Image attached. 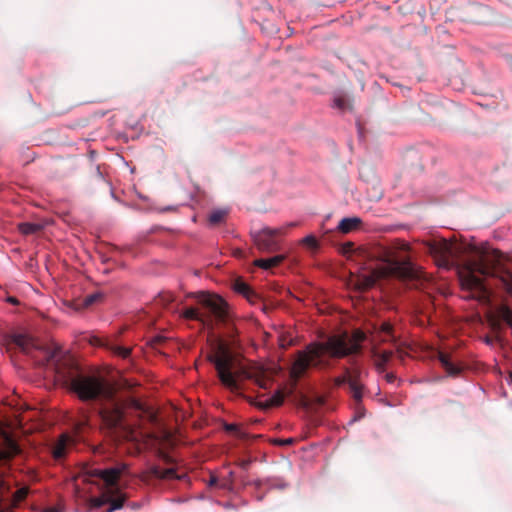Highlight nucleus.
<instances>
[{"label":"nucleus","mask_w":512,"mask_h":512,"mask_svg":"<svg viewBox=\"0 0 512 512\" xmlns=\"http://www.w3.org/2000/svg\"><path fill=\"white\" fill-rule=\"evenodd\" d=\"M10 342L31 357L38 366L48 367L83 401H97L98 413L109 429L121 427L123 406L114 388L97 372L80 371L72 358L59 346L44 345L26 332L10 335Z\"/></svg>","instance_id":"nucleus-1"},{"label":"nucleus","mask_w":512,"mask_h":512,"mask_svg":"<svg viewBox=\"0 0 512 512\" xmlns=\"http://www.w3.org/2000/svg\"><path fill=\"white\" fill-rule=\"evenodd\" d=\"M366 336L361 331L328 336L324 341L312 342L297 352L292 373L301 377L309 367L328 368L332 360L358 355Z\"/></svg>","instance_id":"nucleus-2"},{"label":"nucleus","mask_w":512,"mask_h":512,"mask_svg":"<svg viewBox=\"0 0 512 512\" xmlns=\"http://www.w3.org/2000/svg\"><path fill=\"white\" fill-rule=\"evenodd\" d=\"M458 278L462 289L469 292L484 294L489 286L495 285L512 295V271L500 259L495 263H489L484 257L467 261L459 267Z\"/></svg>","instance_id":"nucleus-3"},{"label":"nucleus","mask_w":512,"mask_h":512,"mask_svg":"<svg viewBox=\"0 0 512 512\" xmlns=\"http://www.w3.org/2000/svg\"><path fill=\"white\" fill-rule=\"evenodd\" d=\"M409 245L404 241H395L383 252V262L388 274L401 280H412L418 271L410 258L405 255Z\"/></svg>","instance_id":"nucleus-4"},{"label":"nucleus","mask_w":512,"mask_h":512,"mask_svg":"<svg viewBox=\"0 0 512 512\" xmlns=\"http://www.w3.org/2000/svg\"><path fill=\"white\" fill-rule=\"evenodd\" d=\"M208 359L214 365L221 384L231 391H237L239 385L237 374L233 371L234 359L228 349L219 345Z\"/></svg>","instance_id":"nucleus-5"},{"label":"nucleus","mask_w":512,"mask_h":512,"mask_svg":"<svg viewBox=\"0 0 512 512\" xmlns=\"http://www.w3.org/2000/svg\"><path fill=\"white\" fill-rule=\"evenodd\" d=\"M430 251L435 256L441 258L445 265H449L450 261H453L461 251V248L456 243L441 239L430 245Z\"/></svg>","instance_id":"nucleus-6"},{"label":"nucleus","mask_w":512,"mask_h":512,"mask_svg":"<svg viewBox=\"0 0 512 512\" xmlns=\"http://www.w3.org/2000/svg\"><path fill=\"white\" fill-rule=\"evenodd\" d=\"M281 233L280 228L264 227L254 234V241L259 249L263 251H274L278 248L275 237Z\"/></svg>","instance_id":"nucleus-7"},{"label":"nucleus","mask_w":512,"mask_h":512,"mask_svg":"<svg viewBox=\"0 0 512 512\" xmlns=\"http://www.w3.org/2000/svg\"><path fill=\"white\" fill-rule=\"evenodd\" d=\"M200 303L216 320H224L227 315V304L223 298L216 295H202Z\"/></svg>","instance_id":"nucleus-8"},{"label":"nucleus","mask_w":512,"mask_h":512,"mask_svg":"<svg viewBox=\"0 0 512 512\" xmlns=\"http://www.w3.org/2000/svg\"><path fill=\"white\" fill-rule=\"evenodd\" d=\"M126 469L127 466L125 464H120L105 469H96L94 475L102 479L108 487H115Z\"/></svg>","instance_id":"nucleus-9"},{"label":"nucleus","mask_w":512,"mask_h":512,"mask_svg":"<svg viewBox=\"0 0 512 512\" xmlns=\"http://www.w3.org/2000/svg\"><path fill=\"white\" fill-rule=\"evenodd\" d=\"M361 224L362 220L359 217H346L339 222L337 229L343 234H348L358 229Z\"/></svg>","instance_id":"nucleus-10"},{"label":"nucleus","mask_w":512,"mask_h":512,"mask_svg":"<svg viewBox=\"0 0 512 512\" xmlns=\"http://www.w3.org/2000/svg\"><path fill=\"white\" fill-rule=\"evenodd\" d=\"M284 259L285 256L280 254L269 258L257 259L255 260L254 264L262 269L268 270L271 269L272 267L278 266Z\"/></svg>","instance_id":"nucleus-11"},{"label":"nucleus","mask_w":512,"mask_h":512,"mask_svg":"<svg viewBox=\"0 0 512 512\" xmlns=\"http://www.w3.org/2000/svg\"><path fill=\"white\" fill-rule=\"evenodd\" d=\"M70 442V439L67 435H62L57 443L52 448L53 457L56 460L62 459L66 455L67 446Z\"/></svg>","instance_id":"nucleus-12"},{"label":"nucleus","mask_w":512,"mask_h":512,"mask_svg":"<svg viewBox=\"0 0 512 512\" xmlns=\"http://www.w3.org/2000/svg\"><path fill=\"white\" fill-rule=\"evenodd\" d=\"M439 362L444 367L448 375L450 376H457L461 372V368L455 364H453L448 355L444 353H439L438 356Z\"/></svg>","instance_id":"nucleus-13"},{"label":"nucleus","mask_w":512,"mask_h":512,"mask_svg":"<svg viewBox=\"0 0 512 512\" xmlns=\"http://www.w3.org/2000/svg\"><path fill=\"white\" fill-rule=\"evenodd\" d=\"M349 389L352 394L355 404H362L363 398V386L360 385L357 380H349Z\"/></svg>","instance_id":"nucleus-14"},{"label":"nucleus","mask_w":512,"mask_h":512,"mask_svg":"<svg viewBox=\"0 0 512 512\" xmlns=\"http://www.w3.org/2000/svg\"><path fill=\"white\" fill-rule=\"evenodd\" d=\"M43 226L38 223L23 222L18 225L19 231L24 235H32L39 232Z\"/></svg>","instance_id":"nucleus-15"},{"label":"nucleus","mask_w":512,"mask_h":512,"mask_svg":"<svg viewBox=\"0 0 512 512\" xmlns=\"http://www.w3.org/2000/svg\"><path fill=\"white\" fill-rule=\"evenodd\" d=\"M181 314L185 319H188V320H196V321H201L203 323H206L208 321L207 319H204V317L200 314L198 309L195 307H187L182 311Z\"/></svg>","instance_id":"nucleus-16"},{"label":"nucleus","mask_w":512,"mask_h":512,"mask_svg":"<svg viewBox=\"0 0 512 512\" xmlns=\"http://www.w3.org/2000/svg\"><path fill=\"white\" fill-rule=\"evenodd\" d=\"M107 349H109L113 354H115L123 359L129 358L130 354H131L130 348L123 347V346H120V345L114 344V343H108Z\"/></svg>","instance_id":"nucleus-17"},{"label":"nucleus","mask_w":512,"mask_h":512,"mask_svg":"<svg viewBox=\"0 0 512 512\" xmlns=\"http://www.w3.org/2000/svg\"><path fill=\"white\" fill-rule=\"evenodd\" d=\"M228 210L226 209H216L213 210L209 215V222L210 224H218L223 221L225 216L227 215Z\"/></svg>","instance_id":"nucleus-18"},{"label":"nucleus","mask_w":512,"mask_h":512,"mask_svg":"<svg viewBox=\"0 0 512 512\" xmlns=\"http://www.w3.org/2000/svg\"><path fill=\"white\" fill-rule=\"evenodd\" d=\"M284 401V396L281 391L277 390L271 397L267 399V406H280Z\"/></svg>","instance_id":"nucleus-19"},{"label":"nucleus","mask_w":512,"mask_h":512,"mask_svg":"<svg viewBox=\"0 0 512 512\" xmlns=\"http://www.w3.org/2000/svg\"><path fill=\"white\" fill-rule=\"evenodd\" d=\"M124 502H125L124 495H120L118 498H115V499L109 498L108 503L110 504V506L106 512H113V511L121 509L124 505Z\"/></svg>","instance_id":"nucleus-20"},{"label":"nucleus","mask_w":512,"mask_h":512,"mask_svg":"<svg viewBox=\"0 0 512 512\" xmlns=\"http://www.w3.org/2000/svg\"><path fill=\"white\" fill-rule=\"evenodd\" d=\"M355 379H356V376H351L349 369L346 368L345 369V374L342 375V376H339L336 379V384L337 385H344V384H348L349 385V380H355Z\"/></svg>","instance_id":"nucleus-21"},{"label":"nucleus","mask_w":512,"mask_h":512,"mask_svg":"<svg viewBox=\"0 0 512 512\" xmlns=\"http://www.w3.org/2000/svg\"><path fill=\"white\" fill-rule=\"evenodd\" d=\"M247 378L253 379L260 388H267L269 380L264 378L263 376H252L251 374H247Z\"/></svg>","instance_id":"nucleus-22"},{"label":"nucleus","mask_w":512,"mask_h":512,"mask_svg":"<svg viewBox=\"0 0 512 512\" xmlns=\"http://www.w3.org/2000/svg\"><path fill=\"white\" fill-rule=\"evenodd\" d=\"M108 497H93L90 499V505L94 508H100L106 503H108Z\"/></svg>","instance_id":"nucleus-23"},{"label":"nucleus","mask_w":512,"mask_h":512,"mask_svg":"<svg viewBox=\"0 0 512 512\" xmlns=\"http://www.w3.org/2000/svg\"><path fill=\"white\" fill-rule=\"evenodd\" d=\"M364 416H365V409L362 406V404H360V405L355 404V415L351 419L350 423L356 422V421L362 419Z\"/></svg>","instance_id":"nucleus-24"},{"label":"nucleus","mask_w":512,"mask_h":512,"mask_svg":"<svg viewBox=\"0 0 512 512\" xmlns=\"http://www.w3.org/2000/svg\"><path fill=\"white\" fill-rule=\"evenodd\" d=\"M391 355L392 354L389 351H383L379 354V362L377 364L378 369H383V366L389 361Z\"/></svg>","instance_id":"nucleus-25"},{"label":"nucleus","mask_w":512,"mask_h":512,"mask_svg":"<svg viewBox=\"0 0 512 512\" xmlns=\"http://www.w3.org/2000/svg\"><path fill=\"white\" fill-rule=\"evenodd\" d=\"M235 290L246 297H249V294L251 293L250 287L243 282L236 283Z\"/></svg>","instance_id":"nucleus-26"},{"label":"nucleus","mask_w":512,"mask_h":512,"mask_svg":"<svg viewBox=\"0 0 512 512\" xmlns=\"http://www.w3.org/2000/svg\"><path fill=\"white\" fill-rule=\"evenodd\" d=\"M27 495V489L26 488H20L18 489L14 495H13V501L15 503L22 501Z\"/></svg>","instance_id":"nucleus-27"},{"label":"nucleus","mask_w":512,"mask_h":512,"mask_svg":"<svg viewBox=\"0 0 512 512\" xmlns=\"http://www.w3.org/2000/svg\"><path fill=\"white\" fill-rule=\"evenodd\" d=\"M334 107L344 110L347 106L346 100L343 97H335L333 100Z\"/></svg>","instance_id":"nucleus-28"},{"label":"nucleus","mask_w":512,"mask_h":512,"mask_svg":"<svg viewBox=\"0 0 512 512\" xmlns=\"http://www.w3.org/2000/svg\"><path fill=\"white\" fill-rule=\"evenodd\" d=\"M224 429H225V431H227L229 433H235V434L240 433L239 427L237 426V424H234V423H226L224 426Z\"/></svg>","instance_id":"nucleus-29"},{"label":"nucleus","mask_w":512,"mask_h":512,"mask_svg":"<svg viewBox=\"0 0 512 512\" xmlns=\"http://www.w3.org/2000/svg\"><path fill=\"white\" fill-rule=\"evenodd\" d=\"M303 242L310 247L315 248L317 246L316 238L313 235H308L303 239Z\"/></svg>","instance_id":"nucleus-30"},{"label":"nucleus","mask_w":512,"mask_h":512,"mask_svg":"<svg viewBox=\"0 0 512 512\" xmlns=\"http://www.w3.org/2000/svg\"><path fill=\"white\" fill-rule=\"evenodd\" d=\"M100 297H101V295L98 294V293H94V294L88 295L86 297V299H85V304L86 305H91L94 302H96Z\"/></svg>","instance_id":"nucleus-31"},{"label":"nucleus","mask_w":512,"mask_h":512,"mask_svg":"<svg viewBox=\"0 0 512 512\" xmlns=\"http://www.w3.org/2000/svg\"><path fill=\"white\" fill-rule=\"evenodd\" d=\"M504 320L507 323V325L512 328V311L508 310L504 314Z\"/></svg>","instance_id":"nucleus-32"},{"label":"nucleus","mask_w":512,"mask_h":512,"mask_svg":"<svg viewBox=\"0 0 512 512\" xmlns=\"http://www.w3.org/2000/svg\"><path fill=\"white\" fill-rule=\"evenodd\" d=\"M165 477H167V478H174V477H178V476L176 475V472L173 469H168L165 472Z\"/></svg>","instance_id":"nucleus-33"},{"label":"nucleus","mask_w":512,"mask_h":512,"mask_svg":"<svg viewBox=\"0 0 512 512\" xmlns=\"http://www.w3.org/2000/svg\"><path fill=\"white\" fill-rule=\"evenodd\" d=\"M382 330L387 333V334H390L391 333V330H392V327L389 323H383L382 325Z\"/></svg>","instance_id":"nucleus-34"},{"label":"nucleus","mask_w":512,"mask_h":512,"mask_svg":"<svg viewBox=\"0 0 512 512\" xmlns=\"http://www.w3.org/2000/svg\"><path fill=\"white\" fill-rule=\"evenodd\" d=\"M396 379V376L393 374V373H388L386 374V380L389 382V383H392L394 382V380Z\"/></svg>","instance_id":"nucleus-35"},{"label":"nucleus","mask_w":512,"mask_h":512,"mask_svg":"<svg viewBox=\"0 0 512 512\" xmlns=\"http://www.w3.org/2000/svg\"><path fill=\"white\" fill-rule=\"evenodd\" d=\"M249 465H250V461L249 460H244V461H242L240 463L241 468L245 469V470L248 469Z\"/></svg>","instance_id":"nucleus-36"},{"label":"nucleus","mask_w":512,"mask_h":512,"mask_svg":"<svg viewBox=\"0 0 512 512\" xmlns=\"http://www.w3.org/2000/svg\"><path fill=\"white\" fill-rule=\"evenodd\" d=\"M44 512H61V511L56 507H47L44 509Z\"/></svg>","instance_id":"nucleus-37"},{"label":"nucleus","mask_w":512,"mask_h":512,"mask_svg":"<svg viewBox=\"0 0 512 512\" xmlns=\"http://www.w3.org/2000/svg\"><path fill=\"white\" fill-rule=\"evenodd\" d=\"M96 175L99 177V179L104 180L103 173L101 172L99 166L96 168Z\"/></svg>","instance_id":"nucleus-38"},{"label":"nucleus","mask_w":512,"mask_h":512,"mask_svg":"<svg viewBox=\"0 0 512 512\" xmlns=\"http://www.w3.org/2000/svg\"><path fill=\"white\" fill-rule=\"evenodd\" d=\"M217 481V478L215 476H212L211 479L209 480V486L215 485Z\"/></svg>","instance_id":"nucleus-39"},{"label":"nucleus","mask_w":512,"mask_h":512,"mask_svg":"<svg viewBox=\"0 0 512 512\" xmlns=\"http://www.w3.org/2000/svg\"><path fill=\"white\" fill-rule=\"evenodd\" d=\"M134 405H135L136 409H138V410H142L143 409L142 404L137 402V401H134Z\"/></svg>","instance_id":"nucleus-40"},{"label":"nucleus","mask_w":512,"mask_h":512,"mask_svg":"<svg viewBox=\"0 0 512 512\" xmlns=\"http://www.w3.org/2000/svg\"><path fill=\"white\" fill-rule=\"evenodd\" d=\"M8 301H9L10 303H12V304H16V303H18L17 299H16V298H13V297H10V298L8 299Z\"/></svg>","instance_id":"nucleus-41"},{"label":"nucleus","mask_w":512,"mask_h":512,"mask_svg":"<svg viewBox=\"0 0 512 512\" xmlns=\"http://www.w3.org/2000/svg\"><path fill=\"white\" fill-rule=\"evenodd\" d=\"M130 506L132 509H138L140 505L138 503L134 502V503H131Z\"/></svg>","instance_id":"nucleus-42"},{"label":"nucleus","mask_w":512,"mask_h":512,"mask_svg":"<svg viewBox=\"0 0 512 512\" xmlns=\"http://www.w3.org/2000/svg\"><path fill=\"white\" fill-rule=\"evenodd\" d=\"M274 486H275V487H278V488H280V489H283V488H285V487L287 486V484H286V483H281V484H279V485H274Z\"/></svg>","instance_id":"nucleus-43"},{"label":"nucleus","mask_w":512,"mask_h":512,"mask_svg":"<svg viewBox=\"0 0 512 512\" xmlns=\"http://www.w3.org/2000/svg\"><path fill=\"white\" fill-rule=\"evenodd\" d=\"M292 442H293V439L289 438V439L284 440L282 443L283 444H291Z\"/></svg>","instance_id":"nucleus-44"},{"label":"nucleus","mask_w":512,"mask_h":512,"mask_svg":"<svg viewBox=\"0 0 512 512\" xmlns=\"http://www.w3.org/2000/svg\"><path fill=\"white\" fill-rule=\"evenodd\" d=\"M224 507H225V508H230V507H232V505H231V504H229V503H226V504H224Z\"/></svg>","instance_id":"nucleus-45"}]
</instances>
